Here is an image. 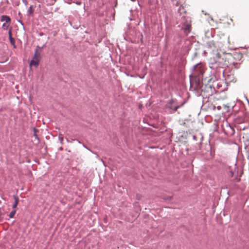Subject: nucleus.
Here are the masks:
<instances>
[{
	"label": "nucleus",
	"mask_w": 249,
	"mask_h": 249,
	"mask_svg": "<svg viewBox=\"0 0 249 249\" xmlns=\"http://www.w3.org/2000/svg\"><path fill=\"white\" fill-rule=\"evenodd\" d=\"M204 72V67L201 63L197 64L194 67V74L199 76Z\"/></svg>",
	"instance_id": "obj_1"
},
{
	"label": "nucleus",
	"mask_w": 249,
	"mask_h": 249,
	"mask_svg": "<svg viewBox=\"0 0 249 249\" xmlns=\"http://www.w3.org/2000/svg\"><path fill=\"white\" fill-rule=\"evenodd\" d=\"M39 63V55L37 54V51L36 50L35 54L33 57V60L31 61L30 64V67L33 66L37 67L38 66Z\"/></svg>",
	"instance_id": "obj_2"
},
{
	"label": "nucleus",
	"mask_w": 249,
	"mask_h": 249,
	"mask_svg": "<svg viewBox=\"0 0 249 249\" xmlns=\"http://www.w3.org/2000/svg\"><path fill=\"white\" fill-rule=\"evenodd\" d=\"M175 100H171L169 101L168 104V107H169L170 109H173L174 111H177V109L180 107L179 106H177L174 107L173 104L175 103Z\"/></svg>",
	"instance_id": "obj_3"
},
{
	"label": "nucleus",
	"mask_w": 249,
	"mask_h": 249,
	"mask_svg": "<svg viewBox=\"0 0 249 249\" xmlns=\"http://www.w3.org/2000/svg\"><path fill=\"white\" fill-rule=\"evenodd\" d=\"M0 21L2 22L5 21V23L9 24L10 23L11 19L9 17L6 15H3L1 17Z\"/></svg>",
	"instance_id": "obj_4"
},
{
	"label": "nucleus",
	"mask_w": 249,
	"mask_h": 249,
	"mask_svg": "<svg viewBox=\"0 0 249 249\" xmlns=\"http://www.w3.org/2000/svg\"><path fill=\"white\" fill-rule=\"evenodd\" d=\"M14 199H15V202L12 206V208L14 209L16 208L17 205H18V201H19L18 198L16 196H14Z\"/></svg>",
	"instance_id": "obj_5"
},
{
	"label": "nucleus",
	"mask_w": 249,
	"mask_h": 249,
	"mask_svg": "<svg viewBox=\"0 0 249 249\" xmlns=\"http://www.w3.org/2000/svg\"><path fill=\"white\" fill-rule=\"evenodd\" d=\"M16 210H13L12 211H11L10 213V214H9V217L10 218H13L15 213H16Z\"/></svg>",
	"instance_id": "obj_6"
},
{
	"label": "nucleus",
	"mask_w": 249,
	"mask_h": 249,
	"mask_svg": "<svg viewBox=\"0 0 249 249\" xmlns=\"http://www.w3.org/2000/svg\"><path fill=\"white\" fill-rule=\"evenodd\" d=\"M9 35L11 43H14V39L11 36V31H10L9 32Z\"/></svg>",
	"instance_id": "obj_7"
},
{
	"label": "nucleus",
	"mask_w": 249,
	"mask_h": 249,
	"mask_svg": "<svg viewBox=\"0 0 249 249\" xmlns=\"http://www.w3.org/2000/svg\"><path fill=\"white\" fill-rule=\"evenodd\" d=\"M8 23H4L2 24V28L4 29V30H6L7 29L8 26H9V25L7 24Z\"/></svg>",
	"instance_id": "obj_8"
},
{
	"label": "nucleus",
	"mask_w": 249,
	"mask_h": 249,
	"mask_svg": "<svg viewBox=\"0 0 249 249\" xmlns=\"http://www.w3.org/2000/svg\"><path fill=\"white\" fill-rule=\"evenodd\" d=\"M29 13L31 14L33 13V9L32 6H30L29 10Z\"/></svg>",
	"instance_id": "obj_9"
},
{
	"label": "nucleus",
	"mask_w": 249,
	"mask_h": 249,
	"mask_svg": "<svg viewBox=\"0 0 249 249\" xmlns=\"http://www.w3.org/2000/svg\"><path fill=\"white\" fill-rule=\"evenodd\" d=\"M59 140H60L61 142L62 143V141H63V137L61 136V135H59Z\"/></svg>",
	"instance_id": "obj_10"
},
{
	"label": "nucleus",
	"mask_w": 249,
	"mask_h": 249,
	"mask_svg": "<svg viewBox=\"0 0 249 249\" xmlns=\"http://www.w3.org/2000/svg\"><path fill=\"white\" fill-rule=\"evenodd\" d=\"M190 26H186L185 27V30H189Z\"/></svg>",
	"instance_id": "obj_11"
},
{
	"label": "nucleus",
	"mask_w": 249,
	"mask_h": 249,
	"mask_svg": "<svg viewBox=\"0 0 249 249\" xmlns=\"http://www.w3.org/2000/svg\"><path fill=\"white\" fill-rule=\"evenodd\" d=\"M35 136L36 138H37V136H36V135H35Z\"/></svg>",
	"instance_id": "obj_12"
},
{
	"label": "nucleus",
	"mask_w": 249,
	"mask_h": 249,
	"mask_svg": "<svg viewBox=\"0 0 249 249\" xmlns=\"http://www.w3.org/2000/svg\"><path fill=\"white\" fill-rule=\"evenodd\" d=\"M77 4H80V2H79H79H77Z\"/></svg>",
	"instance_id": "obj_13"
}]
</instances>
